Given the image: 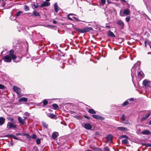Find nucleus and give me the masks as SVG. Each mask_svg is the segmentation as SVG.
<instances>
[{"label":"nucleus","instance_id":"f257e3e1","mask_svg":"<svg viewBox=\"0 0 151 151\" xmlns=\"http://www.w3.org/2000/svg\"><path fill=\"white\" fill-rule=\"evenodd\" d=\"M130 14V11L128 9H126L124 10H121L120 12V15L121 17H123L124 15H127Z\"/></svg>","mask_w":151,"mask_h":151},{"label":"nucleus","instance_id":"f03ea898","mask_svg":"<svg viewBox=\"0 0 151 151\" xmlns=\"http://www.w3.org/2000/svg\"><path fill=\"white\" fill-rule=\"evenodd\" d=\"M9 56L13 60L14 62H18V61H16V60L17 59L16 56L14 55V50H11L9 51Z\"/></svg>","mask_w":151,"mask_h":151},{"label":"nucleus","instance_id":"7ed1b4c3","mask_svg":"<svg viewBox=\"0 0 151 151\" xmlns=\"http://www.w3.org/2000/svg\"><path fill=\"white\" fill-rule=\"evenodd\" d=\"M12 58L9 55L4 56L3 58L4 61L6 62L10 63L12 61Z\"/></svg>","mask_w":151,"mask_h":151},{"label":"nucleus","instance_id":"20e7f679","mask_svg":"<svg viewBox=\"0 0 151 151\" xmlns=\"http://www.w3.org/2000/svg\"><path fill=\"white\" fill-rule=\"evenodd\" d=\"M117 25L119 26L121 29L124 28V24L123 22L121 19L118 20L116 22Z\"/></svg>","mask_w":151,"mask_h":151},{"label":"nucleus","instance_id":"39448f33","mask_svg":"<svg viewBox=\"0 0 151 151\" xmlns=\"http://www.w3.org/2000/svg\"><path fill=\"white\" fill-rule=\"evenodd\" d=\"M83 126L84 128L87 130L91 129L92 128L91 125L88 123L84 124Z\"/></svg>","mask_w":151,"mask_h":151},{"label":"nucleus","instance_id":"423d86ee","mask_svg":"<svg viewBox=\"0 0 151 151\" xmlns=\"http://www.w3.org/2000/svg\"><path fill=\"white\" fill-rule=\"evenodd\" d=\"M13 88L14 91L17 94H19L20 93L21 89L17 86H13Z\"/></svg>","mask_w":151,"mask_h":151},{"label":"nucleus","instance_id":"0eeeda50","mask_svg":"<svg viewBox=\"0 0 151 151\" xmlns=\"http://www.w3.org/2000/svg\"><path fill=\"white\" fill-rule=\"evenodd\" d=\"M7 127L9 129L12 128H16V125L13 123L9 122L8 123Z\"/></svg>","mask_w":151,"mask_h":151},{"label":"nucleus","instance_id":"6e6552de","mask_svg":"<svg viewBox=\"0 0 151 151\" xmlns=\"http://www.w3.org/2000/svg\"><path fill=\"white\" fill-rule=\"evenodd\" d=\"M47 115L48 117L51 119H56V115L52 113H47Z\"/></svg>","mask_w":151,"mask_h":151},{"label":"nucleus","instance_id":"1a4fd4ad","mask_svg":"<svg viewBox=\"0 0 151 151\" xmlns=\"http://www.w3.org/2000/svg\"><path fill=\"white\" fill-rule=\"evenodd\" d=\"M50 3L49 2L44 1L40 5L41 7H43L45 6H50Z\"/></svg>","mask_w":151,"mask_h":151},{"label":"nucleus","instance_id":"9d476101","mask_svg":"<svg viewBox=\"0 0 151 151\" xmlns=\"http://www.w3.org/2000/svg\"><path fill=\"white\" fill-rule=\"evenodd\" d=\"M143 84L146 88L148 87L150 85L149 82L145 80L143 81Z\"/></svg>","mask_w":151,"mask_h":151},{"label":"nucleus","instance_id":"9b49d317","mask_svg":"<svg viewBox=\"0 0 151 151\" xmlns=\"http://www.w3.org/2000/svg\"><path fill=\"white\" fill-rule=\"evenodd\" d=\"M83 29L84 32H88L90 30H93V28L90 27H86L83 28Z\"/></svg>","mask_w":151,"mask_h":151},{"label":"nucleus","instance_id":"f8f14e48","mask_svg":"<svg viewBox=\"0 0 151 151\" xmlns=\"http://www.w3.org/2000/svg\"><path fill=\"white\" fill-rule=\"evenodd\" d=\"M117 129L121 131H128V129L126 128L123 127H118L117 128Z\"/></svg>","mask_w":151,"mask_h":151},{"label":"nucleus","instance_id":"ddd939ff","mask_svg":"<svg viewBox=\"0 0 151 151\" xmlns=\"http://www.w3.org/2000/svg\"><path fill=\"white\" fill-rule=\"evenodd\" d=\"M151 115L150 113H148L145 116L143 117L141 119V121H143L146 119H147Z\"/></svg>","mask_w":151,"mask_h":151},{"label":"nucleus","instance_id":"4468645a","mask_svg":"<svg viewBox=\"0 0 151 151\" xmlns=\"http://www.w3.org/2000/svg\"><path fill=\"white\" fill-rule=\"evenodd\" d=\"M54 8L55 11L56 12L58 13L59 10V7L57 5V3H55L54 4Z\"/></svg>","mask_w":151,"mask_h":151},{"label":"nucleus","instance_id":"2eb2a0df","mask_svg":"<svg viewBox=\"0 0 151 151\" xmlns=\"http://www.w3.org/2000/svg\"><path fill=\"white\" fill-rule=\"evenodd\" d=\"M28 99L27 98L25 97H22L21 98L19 99L18 100V102H27Z\"/></svg>","mask_w":151,"mask_h":151},{"label":"nucleus","instance_id":"dca6fc26","mask_svg":"<svg viewBox=\"0 0 151 151\" xmlns=\"http://www.w3.org/2000/svg\"><path fill=\"white\" fill-rule=\"evenodd\" d=\"M58 132H54L52 133V137L54 139H55L58 136Z\"/></svg>","mask_w":151,"mask_h":151},{"label":"nucleus","instance_id":"f3484780","mask_svg":"<svg viewBox=\"0 0 151 151\" xmlns=\"http://www.w3.org/2000/svg\"><path fill=\"white\" fill-rule=\"evenodd\" d=\"M141 133L143 134H147L148 135L150 134L151 133L148 130H144Z\"/></svg>","mask_w":151,"mask_h":151},{"label":"nucleus","instance_id":"a211bd4d","mask_svg":"<svg viewBox=\"0 0 151 151\" xmlns=\"http://www.w3.org/2000/svg\"><path fill=\"white\" fill-rule=\"evenodd\" d=\"M18 120L19 122L21 124L23 125L25 124V122L24 121L23 119L20 116H19L18 117Z\"/></svg>","mask_w":151,"mask_h":151},{"label":"nucleus","instance_id":"6ab92c4d","mask_svg":"<svg viewBox=\"0 0 151 151\" xmlns=\"http://www.w3.org/2000/svg\"><path fill=\"white\" fill-rule=\"evenodd\" d=\"M5 122V118L2 117H0V125H2L4 124Z\"/></svg>","mask_w":151,"mask_h":151},{"label":"nucleus","instance_id":"aec40b11","mask_svg":"<svg viewBox=\"0 0 151 151\" xmlns=\"http://www.w3.org/2000/svg\"><path fill=\"white\" fill-rule=\"evenodd\" d=\"M108 35L109 37H115V36L114 33L111 32V31L109 30L108 32Z\"/></svg>","mask_w":151,"mask_h":151},{"label":"nucleus","instance_id":"412c9836","mask_svg":"<svg viewBox=\"0 0 151 151\" xmlns=\"http://www.w3.org/2000/svg\"><path fill=\"white\" fill-rule=\"evenodd\" d=\"M88 112L89 113L91 114H95L96 113V111L93 109H89L88 110Z\"/></svg>","mask_w":151,"mask_h":151},{"label":"nucleus","instance_id":"4be33fe9","mask_svg":"<svg viewBox=\"0 0 151 151\" xmlns=\"http://www.w3.org/2000/svg\"><path fill=\"white\" fill-rule=\"evenodd\" d=\"M33 14L36 17L40 16V15L39 12L34 11L33 12Z\"/></svg>","mask_w":151,"mask_h":151},{"label":"nucleus","instance_id":"5701e85b","mask_svg":"<svg viewBox=\"0 0 151 151\" xmlns=\"http://www.w3.org/2000/svg\"><path fill=\"white\" fill-rule=\"evenodd\" d=\"M112 136L111 135H108L106 137V138L108 141H111L112 139Z\"/></svg>","mask_w":151,"mask_h":151},{"label":"nucleus","instance_id":"b1692460","mask_svg":"<svg viewBox=\"0 0 151 151\" xmlns=\"http://www.w3.org/2000/svg\"><path fill=\"white\" fill-rule=\"evenodd\" d=\"M122 142L124 144H126L128 143V141L127 139H124L122 140Z\"/></svg>","mask_w":151,"mask_h":151},{"label":"nucleus","instance_id":"393cba45","mask_svg":"<svg viewBox=\"0 0 151 151\" xmlns=\"http://www.w3.org/2000/svg\"><path fill=\"white\" fill-rule=\"evenodd\" d=\"M52 106L55 109H57L59 108L58 105L55 104H52Z\"/></svg>","mask_w":151,"mask_h":151},{"label":"nucleus","instance_id":"a878e982","mask_svg":"<svg viewBox=\"0 0 151 151\" xmlns=\"http://www.w3.org/2000/svg\"><path fill=\"white\" fill-rule=\"evenodd\" d=\"M138 76L139 77H143V73L142 72L139 71L138 73Z\"/></svg>","mask_w":151,"mask_h":151},{"label":"nucleus","instance_id":"bb28decb","mask_svg":"<svg viewBox=\"0 0 151 151\" xmlns=\"http://www.w3.org/2000/svg\"><path fill=\"white\" fill-rule=\"evenodd\" d=\"M31 137L33 139H36L37 138V135L35 134H33L32 135Z\"/></svg>","mask_w":151,"mask_h":151},{"label":"nucleus","instance_id":"cd10ccee","mask_svg":"<svg viewBox=\"0 0 151 151\" xmlns=\"http://www.w3.org/2000/svg\"><path fill=\"white\" fill-rule=\"evenodd\" d=\"M42 125L46 128H48V125L46 124V123L43 122H42Z\"/></svg>","mask_w":151,"mask_h":151},{"label":"nucleus","instance_id":"c85d7f7f","mask_svg":"<svg viewBox=\"0 0 151 151\" xmlns=\"http://www.w3.org/2000/svg\"><path fill=\"white\" fill-rule=\"evenodd\" d=\"M77 30L79 32H80L82 33H84L83 29H81L80 28L77 29Z\"/></svg>","mask_w":151,"mask_h":151},{"label":"nucleus","instance_id":"c756f323","mask_svg":"<svg viewBox=\"0 0 151 151\" xmlns=\"http://www.w3.org/2000/svg\"><path fill=\"white\" fill-rule=\"evenodd\" d=\"M23 12L22 11L18 12L16 14V16L17 17H18Z\"/></svg>","mask_w":151,"mask_h":151},{"label":"nucleus","instance_id":"7c9ffc66","mask_svg":"<svg viewBox=\"0 0 151 151\" xmlns=\"http://www.w3.org/2000/svg\"><path fill=\"white\" fill-rule=\"evenodd\" d=\"M119 138L120 139H122L123 138H126L127 139L128 138V137L126 135H122V136H120Z\"/></svg>","mask_w":151,"mask_h":151},{"label":"nucleus","instance_id":"2f4dec72","mask_svg":"<svg viewBox=\"0 0 151 151\" xmlns=\"http://www.w3.org/2000/svg\"><path fill=\"white\" fill-rule=\"evenodd\" d=\"M48 104V101L45 99L43 101V104L44 106H45Z\"/></svg>","mask_w":151,"mask_h":151},{"label":"nucleus","instance_id":"473e14b6","mask_svg":"<svg viewBox=\"0 0 151 151\" xmlns=\"http://www.w3.org/2000/svg\"><path fill=\"white\" fill-rule=\"evenodd\" d=\"M95 151H102V150L100 148L96 147L94 148Z\"/></svg>","mask_w":151,"mask_h":151},{"label":"nucleus","instance_id":"72a5a7b5","mask_svg":"<svg viewBox=\"0 0 151 151\" xmlns=\"http://www.w3.org/2000/svg\"><path fill=\"white\" fill-rule=\"evenodd\" d=\"M99 116V115H93L92 116L93 118L96 119H98Z\"/></svg>","mask_w":151,"mask_h":151},{"label":"nucleus","instance_id":"f704fd0d","mask_svg":"<svg viewBox=\"0 0 151 151\" xmlns=\"http://www.w3.org/2000/svg\"><path fill=\"white\" fill-rule=\"evenodd\" d=\"M32 151H39V150L37 147L35 146L33 147Z\"/></svg>","mask_w":151,"mask_h":151},{"label":"nucleus","instance_id":"c9c22d12","mask_svg":"<svg viewBox=\"0 0 151 151\" xmlns=\"http://www.w3.org/2000/svg\"><path fill=\"white\" fill-rule=\"evenodd\" d=\"M129 104V102L127 101H126L125 102H124L122 104V105L123 106H125Z\"/></svg>","mask_w":151,"mask_h":151},{"label":"nucleus","instance_id":"e433bc0d","mask_svg":"<svg viewBox=\"0 0 151 151\" xmlns=\"http://www.w3.org/2000/svg\"><path fill=\"white\" fill-rule=\"evenodd\" d=\"M41 142L40 139V138H38L36 140V143L37 144H40Z\"/></svg>","mask_w":151,"mask_h":151},{"label":"nucleus","instance_id":"4c0bfd02","mask_svg":"<svg viewBox=\"0 0 151 151\" xmlns=\"http://www.w3.org/2000/svg\"><path fill=\"white\" fill-rule=\"evenodd\" d=\"M104 119V118L103 116H99L98 120H103Z\"/></svg>","mask_w":151,"mask_h":151},{"label":"nucleus","instance_id":"58836bf2","mask_svg":"<svg viewBox=\"0 0 151 151\" xmlns=\"http://www.w3.org/2000/svg\"><path fill=\"white\" fill-rule=\"evenodd\" d=\"M24 9L26 11L29 10L28 6L26 5H25L24 6Z\"/></svg>","mask_w":151,"mask_h":151},{"label":"nucleus","instance_id":"ea45409f","mask_svg":"<svg viewBox=\"0 0 151 151\" xmlns=\"http://www.w3.org/2000/svg\"><path fill=\"white\" fill-rule=\"evenodd\" d=\"M142 145H143L145 146H151V144H146L145 143H142Z\"/></svg>","mask_w":151,"mask_h":151},{"label":"nucleus","instance_id":"a19ab883","mask_svg":"<svg viewBox=\"0 0 151 151\" xmlns=\"http://www.w3.org/2000/svg\"><path fill=\"white\" fill-rule=\"evenodd\" d=\"M130 17H126V20L127 22H129L130 21Z\"/></svg>","mask_w":151,"mask_h":151},{"label":"nucleus","instance_id":"79ce46f5","mask_svg":"<svg viewBox=\"0 0 151 151\" xmlns=\"http://www.w3.org/2000/svg\"><path fill=\"white\" fill-rule=\"evenodd\" d=\"M5 88L4 86L2 84H0V89H4Z\"/></svg>","mask_w":151,"mask_h":151},{"label":"nucleus","instance_id":"37998d69","mask_svg":"<svg viewBox=\"0 0 151 151\" xmlns=\"http://www.w3.org/2000/svg\"><path fill=\"white\" fill-rule=\"evenodd\" d=\"M104 150L105 151H109V149L108 147H105L104 148Z\"/></svg>","mask_w":151,"mask_h":151},{"label":"nucleus","instance_id":"c03bdc74","mask_svg":"<svg viewBox=\"0 0 151 151\" xmlns=\"http://www.w3.org/2000/svg\"><path fill=\"white\" fill-rule=\"evenodd\" d=\"M33 6L35 8H37L38 7V5L37 4H34L33 5Z\"/></svg>","mask_w":151,"mask_h":151},{"label":"nucleus","instance_id":"a18cd8bd","mask_svg":"<svg viewBox=\"0 0 151 151\" xmlns=\"http://www.w3.org/2000/svg\"><path fill=\"white\" fill-rule=\"evenodd\" d=\"M26 136L27 138L30 139L31 138V137L29 134H27Z\"/></svg>","mask_w":151,"mask_h":151},{"label":"nucleus","instance_id":"49530a36","mask_svg":"<svg viewBox=\"0 0 151 151\" xmlns=\"http://www.w3.org/2000/svg\"><path fill=\"white\" fill-rule=\"evenodd\" d=\"M101 3L103 4H105L106 2L105 0H101Z\"/></svg>","mask_w":151,"mask_h":151},{"label":"nucleus","instance_id":"de8ad7c7","mask_svg":"<svg viewBox=\"0 0 151 151\" xmlns=\"http://www.w3.org/2000/svg\"><path fill=\"white\" fill-rule=\"evenodd\" d=\"M12 137L14 139H17V140L18 139V138L17 137H16L15 136V135H13L12 136Z\"/></svg>","mask_w":151,"mask_h":151},{"label":"nucleus","instance_id":"09e8293b","mask_svg":"<svg viewBox=\"0 0 151 151\" xmlns=\"http://www.w3.org/2000/svg\"><path fill=\"white\" fill-rule=\"evenodd\" d=\"M144 43L145 44V47H146L147 45V44H148L149 43H148L147 42L146 40L145 41Z\"/></svg>","mask_w":151,"mask_h":151},{"label":"nucleus","instance_id":"8fccbe9b","mask_svg":"<svg viewBox=\"0 0 151 151\" xmlns=\"http://www.w3.org/2000/svg\"><path fill=\"white\" fill-rule=\"evenodd\" d=\"M124 116V114L122 116V121H124L125 120Z\"/></svg>","mask_w":151,"mask_h":151},{"label":"nucleus","instance_id":"3c124183","mask_svg":"<svg viewBox=\"0 0 151 151\" xmlns=\"http://www.w3.org/2000/svg\"><path fill=\"white\" fill-rule=\"evenodd\" d=\"M24 115L26 116H29V114L27 112H25L24 113Z\"/></svg>","mask_w":151,"mask_h":151},{"label":"nucleus","instance_id":"603ef678","mask_svg":"<svg viewBox=\"0 0 151 151\" xmlns=\"http://www.w3.org/2000/svg\"><path fill=\"white\" fill-rule=\"evenodd\" d=\"M134 100V99L133 98H131V99H129V101H132Z\"/></svg>","mask_w":151,"mask_h":151},{"label":"nucleus","instance_id":"864d4df0","mask_svg":"<svg viewBox=\"0 0 151 151\" xmlns=\"http://www.w3.org/2000/svg\"><path fill=\"white\" fill-rule=\"evenodd\" d=\"M53 23L54 24H56L57 23V21L55 20H53Z\"/></svg>","mask_w":151,"mask_h":151},{"label":"nucleus","instance_id":"5fc2aeb1","mask_svg":"<svg viewBox=\"0 0 151 151\" xmlns=\"http://www.w3.org/2000/svg\"><path fill=\"white\" fill-rule=\"evenodd\" d=\"M68 19L70 20H73V19H72L69 16H68Z\"/></svg>","mask_w":151,"mask_h":151},{"label":"nucleus","instance_id":"6e6d98bb","mask_svg":"<svg viewBox=\"0 0 151 151\" xmlns=\"http://www.w3.org/2000/svg\"><path fill=\"white\" fill-rule=\"evenodd\" d=\"M22 135V133H17L16 134V135L17 136H18V135Z\"/></svg>","mask_w":151,"mask_h":151},{"label":"nucleus","instance_id":"4d7b16f0","mask_svg":"<svg viewBox=\"0 0 151 151\" xmlns=\"http://www.w3.org/2000/svg\"><path fill=\"white\" fill-rule=\"evenodd\" d=\"M27 117H24V119H23V120L24 121L25 120L27 119Z\"/></svg>","mask_w":151,"mask_h":151},{"label":"nucleus","instance_id":"13d9d810","mask_svg":"<svg viewBox=\"0 0 151 151\" xmlns=\"http://www.w3.org/2000/svg\"><path fill=\"white\" fill-rule=\"evenodd\" d=\"M74 15V14H69L68 16H69L70 15Z\"/></svg>","mask_w":151,"mask_h":151},{"label":"nucleus","instance_id":"bf43d9fd","mask_svg":"<svg viewBox=\"0 0 151 151\" xmlns=\"http://www.w3.org/2000/svg\"><path fill=\"white\" fill-rule=\"evenodd\" d=\"M27 134H26V133H22V134L24 136H26L27 135Z\"/></svg>","mask_w":151,"mask_h":151},{"label":"nucleus","instance_id":"052dcab7","mask_svg":"<svg viewBox=\"0 0 151 151\" xmlns=\"http://www.w3.org/2000/svg\"><path fill=\"white\" fill-rule=\"evenodd\" d=\"M134 66L132 67V70H132H132H134Z\"/></svg>","mask_w":151,"mask_h":151},{"label":"nucleus","instance_id":"680f3d73","mask_svg":"<svg viewBox=\"0 0 151 151\" xmlns=\"http://www.w3.org/2000/svg\"><path fill=\"white\" fill-rule=\"evenodd\" d=\"M122 1L123 2H126V1L125 0H120Z\"/></svg>","mask_w":151,"mask_h":151},{"label":"nucleus","instance_id":"e2e57ef3","mask_svg":"<svg viewBox=\"0 0 151 151\" xmlns=\"http://www.w3.org/2000/svg\"><path fill=\"white\" fill-rule=\"evenodd\" d=\"M149 45L150 48H151V43H149L148 44Z\"/></svg>","mask_w":151,"mask_h":151},{"label":"nucleus","instance_id":"0e129e2a","mask_svg":"<svg viewBox=\"0 0 151 151\" xmlns=\"http://www.w3.org/2000/svg\"><path fill=\"white\" fill-rule=\"evenodd\" d=\"M106 27L107 28H109L110 27L109 26H106Z\"/></svg>","mask_w":151,"mask_h":151},{"label":"nucleus","instance_id":"69168bd1","mask_svg":"<svg viewBox=\"0 0 151 151\" xmlns=\"http://www.w3.org/2000/svg\"><path fill=\"white\" fill-rule=\"evenodd\" d=\"M149 124L151 125V120L149 122Z\"/></svg>","mask_w":151,"mask_h":151},{"label":"nucleus","instance_id":"338daca9","mask_svg":"<svg viewBox=\"0 0 151 151\" xmlns=\"http://www.w3.org/2000/svg\"><path fill=\"white\" fill-rule=\"evenodd\" d=\"M11 121H13L14 119H13L12 118L11 119Z\"/></svg>","mask_w":151,"mask_h":151},{"label":"nucleus","instance_id":"774afa93","mask_svg":"<svg viewBox=\"0 0 151 151\" xmlns=\"http://www.w3.org/2000/svg\"><path fill=\"white\" fill-rule=\"evenodd\" d=\"M86 151H91V150H87Z\"/></svg>","mask_w":151,"mask_h":151}]
</instances>
